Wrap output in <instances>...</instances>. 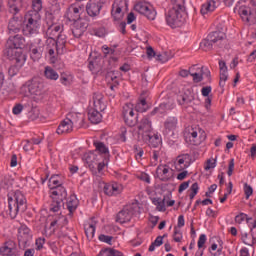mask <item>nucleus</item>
Segmentation results:
<instances>
[{
    "label": "nucleus",
    "mask_w": 256,
    "mask_h": 256,
    "mask_svg": "<svg viewBox=\"0 0 256 256\" xmlns=\"http://www.w3.org/2000/svg\"><path fill=\"white\" fill-rule=\"evenodd\" d=\"M111 15L114 21H121L124 17L123 9L121 8V4L114 3L112 5Z\"/></svg>",
    "instance_id": "cd10ccee"
},
{
    "label": "nucleus",
    "mask_w": 256,
    "mask_h": 256,
    "mask_svg": "<svg viewBox=\"0 0 256 256\" xmlns=\"http://www.w3.org/2000/svg\"><path fill=\"white\" fill-rule=\"evenodd\" d=\"M217 167V158L215 159H208L206 161V165L204 167L205 171H209L210 169H215Z\"/></svg>",
    "instance_id": "5fc2aeb1"
},
{
    "label": "nucleus",
    "mask_w": 256,
    "mask_h": 256,
    "mask_svg": "<svg viewBox=\"0 0 256 256\" xmlns=\"http://www.w3.org/2000/svg\"><path fill=\"white\" fill-rule=\"evenodd\" d=\"M106 251H108V256H124L123 252L113 248H106Z\"/></svg>",
    "instance_id": "e2e57ef3"
},
{
    "label": "nucleus",
    "mask_w": 256,
    "mask_h": 256,
    "mask_svg": "<svg viewBox=\"0 0 256 256\" xmlns=\"http://www.w3.org/2000/svg\"><path fill=\"white\" fill-rule=\"evenodd\" d=\"M23 31V18L21 16H13L7 26L8 35H18Z\"/></svg>",
    "instance_id": "9d476101"
},
{
    "label": "nucleus",
    "mask_w": 256,
    "mask_h": 256,
    "mask_svg": "<svg viewBox=\"0 0 256 256\" xmlns=\"http://www.w3.org/2000/svg\"><path fill=\"white\" fill-rule=\"evenodd\" d=\"M83 9H85V6H83V5L71 4L67 8L64 17L70 23H75L77 21H82L81 20V14L83 13Z\"/></svg>",
    "instance_id": "6e6552de"
},
{
    "label": "nucleus",
    "mask_w": 256,
    "mask_h": 256,
    "mask_svg": "<svg viewBox=\"0 0 256 256\" xmlns=\"http://www.w3.org/2000/svg\"><path fill=\"white\" fill-rule=\"evenodd\" d=\"M191 156L189 154H182L177 157V163H176V170L177 171H184V169H187L189 167V158Z\"/></svg>",
    "instance_id": "a878e982"
},
{
    "label": "nucleus",
    "mask_w": 256,
    "mask_h": 256,
    "mask_svg": "<svg viewBox=\"0 0 256 256\" xmlns=\"http://www.w3.org/2000/svg\"><path fill=\"white\" fill-rule=\"evenodd\" d=\"M178 103L179 105H189V103H191V99L187 94L180 95L178 97Z\"/></svg>",
    "instance_id": "4d7b16f0"
},
{
    "label": "nucleus",
    "mask_w": 256,
    "mask_h": 256,
    "mask_svg": "<svg viewBox=\"0 0 256 256\" xmlns=\"http://www.w3.org/2000/svg\"><path fill=\"white\" fill-rule=\"evenodd\" d=\"M212 44L219 43V41H223L225 39V33L222 31H214L208 34L206 37Z\"/></svg>",
    "instance_id": "7c9ffc66"
},
{
    "label": "nucleus",
    "mask_w": 256,
    "mask_h": 256,
    "mask_svg": "<svg viewBox=\"0 0 256 256\" xmlns=\"http://www.w3.org/2000/svg\"><path fill=\"white\" fill-rule=\"evenodd\" d=\"M205 243H207V235L201 234L198 239V249H203Z\"/></svg>",
    "instance_id": "680f3d73"
},
{
    "label": "nucleus",
    "mask_w": 256,
    "mask_h": 256,
    "mask_svg": "<svg viewBox=\"0 0 256 256\" xmlns=\"http://www.w3.org/2000/svg\"><path fill=\"white\" fill-rule=\"evenodd\" d=\"M134 153L136 156V159H141V157H143V148H138L137 145L134 146Z\"/></svg>",
    "instance_id": "774afa93"
},
{
    "label": "nucleus",
    "mask_w": 256,
    "mask_h": 256,
    "mask_svg": "<svg viewBox=\"0 0 256 256\" xmlns=\"http://www.w3.org/2000/svg\"><path fill=\"white\" fill-rule=\"evenodd\" d=\"M244 193H245L246 199H249V197H251L253 195V187H251V185L245 183L244 184Z\"/></svg>",
    "instance_id": "bf43d9fd"
},
{
    "label": "nucleus",
    "mask_w": 256,
    "mask_h": 256,
    "mask_svg": "<svg viewBox=\"0 0 256 256\" xmlns=\"http://www.w3.org/2000/svg\"><path fill=\"white\" fill-rule=\"evenodd\" d=\"M8 197V215L15 219L19 213L27 211V198L20 190L9 192Z\"/></svg>",
    "instance_id": "20e7f679"
},
{
    "label": "nucleus",
    "mask_w": 256,
    "mask_h": 256,
    "mask_svg": "<svg viewBox=\"0 0 256 256\" xmlns=\"http://www.w3.org/2000/svg\"><path fill=\"white\" fill-rule=\"evenodd\" d=\"M173 240L175 243H181L183 241V232L177 226L174 227Z\"/></svg>",
    "instance_id": "de8ad7c7"
},
{
    "label": "nucleus",
    "mask_w": 256,
    "mask_h": 256,
    "mask_svg": "<svg viewBox=\"0 0 256 256\" xmlns=\"http://www.w3.org/2000/svg\"><path fill=\"white\" fill-rule=\"evenodd\" d=\"M85 159L88 165H93V163H99V161L103 159V157H101V154H98L96 151H94L86 154Z\"/></svg>",
    "instance_id": "2f4dec72"
},
{
    "label": "nucleus",
    "mask_w": 256,
    "mask_h": 256,
    "mask_svg": "<svg viewBox=\"0 0 256 256\" xmlns=\"http://www.w3.org/2000/svg\"><path fill=\"white\" fill-rule=\"evenodd\" d=\"M87 27H89V24H87L85 20H78L74 22L72 26V35L76 37V39H79V37H82L83 33L87 31Z\"/></svg>",
    "instance_id": "2eb2a0df"
},
{
    "label": "nucleus",
    "mask_w": 256,
    "mask_h": 256,
    "mask_svg": "<svg viewBox=\"0 0 256 256\" xmlns=\"http://www.w3.org/2000/svg\"><path fill=\"white\" fill-rule=\"evenodd\" d=\"M179 120L175 116H169L164 121V133H171V131H175L177 129V124Z\"/></svg>",
    "instance_id": "b1692460"
},
{
    "label": "nucleus",
    "mask_w": 256,
    "mask_h": 256,
    "mask_svg": "<svg viewBox=\"0 0 256 256\" xmlns=\"http://www.w3.org/2000/svg\"><path fill=\"white\" fill-rule=\"evenodd\" d=\"M190 191L191 193L189 194V198L193 200L195 199V196L199 193V184L197 182L193 183L190 187Z\"/></svg>",
    "instance_id": "603ef678"
},
{
    "label": "nucleus",
    "mask_w": 256,
    "mask_h": 256,
    "mask_svg": "<svg viewBox=\"0 0 256 256\" xmlns=\"http://www.w3.org/2000/svg\"><path fill=\"white\" fill-rule=\"evenodd\" d=\"M99 241H102V243H107L108 245H111V241H113V236H107L105 234H101L98 237Z\"/></svg>",
    "instance_id": "052dcab7"
},
{
    "label": "nucleus",
    "mask_w": 256,
    "mask_h": 256,
    "mask_svg": "<svg viewBox=\"0 0 256 256\" xmlns=\"http://www.w3.org/2000/svg\"><path fill=\"white\" fill-rule=\"evenodd\" d=\"M104 110H97V108H91L88 111V119L93 125H97L98 123H101L103 119V115H101V112Z\"/></svg>",
    "instance_id": "4be33fe9"
},
{
    "label": "nucleus",
    "mask_w": 256,
    "mask_h": 256,
    "mask_svg": "<svg viewBox=\"0 0 256 256\" xmlns=\"http://www.w3.org/2000/svg\"><path fill=\"white\" fill-rule=\"evenodd\" d=\"M47 53L51 59L55 57V51H57V47L55 46V39L50 38L47 40Z\"/></svg>",
    "instance_id": "e433bc0d"
},
{
    "label": "nucleus",
    "mask_w": 256,
    "mask_h": 256,
    "mask_svg": "<svg viewBox=\"0 0 256 256\" xmlns=\"http://www.w3.org/2000/svg\"><path fill=\"white\" fill-rule=\"evenodd\" d=\"M105 169V162H98L97 163V171H94V175H101L103 173V170Z\"/></svg>",
    "instance_id": "0e129e2a"
},
{
    "label": "nucleus",
    "mask_w": 256,
    "mask_h": 256,
    "mask_svg": "<svg viewBox=\"0 0 256 256\" xmlns=\"http://www.w3.org/2000/svg\"><path fill=\"white\" fill-rule=\"evenodd\" d=\"M51 14L48 15V17H53V15H57L61 11V4L57 1H53V3L50 6Z\"/></svg>",
    "instance_id": "a18cd8bd"
},
{
    "label": "nucleus",
    "mask_w": 256,
    "mask_h": 256,
    "mask_svg": "<svg viewBox=\"0 0 256 256\" xmlns=\"http://www.w3.org/2000/svg\"><path fill=\"white\" fill-rule=\"evenodd\" d=\"M153 205L156 206L157 211L165 212L167 208L165 207V197L163 198H153L152 199Z\"/></svg>",
    "instance_id": "58836bf2"
},
{
    "label": "nucleus",
    "mask_w": 256,
    "mask_h": 256,
    "mask_svg": "<svg viewBox=\"0 0 256 256\" xmlns=\"http://www.w3.org/2000/svg\"><path fill=\"white\" fill-rule=\"evenodd\" d=\"M25 37L20 34L9 35L7 40L6 49L3 51L4 57H7L9 61H16L19 67L25 65L27 61V55L23 54V49H25Z\"/></svg>",
    "instance_id": "f257e3e1"
},
{
    "label": "nucleus",
    "mask_w": 256,
    "mask_h": 256,
    "mask_svg": "<svg viewBox=\"0 0 256 256\" xmlns=\"http://www.w3.org/2000/svg\"><path fill=\"white\" fill-rule=\"evenodd\" d=\"M173 175V169H171L169 165L160 164L156 168L155 177L160 181H163L164 183H167V181H171V179H173Z\"/></svg>",
    "instance_id": "9b49d317"
},
{
    "label": "nucleus",
    "mask_w": 256,
    "mask_h": 256,
    "mask_svg": "<svg viewBox=\"0 0 256 256\" xmlns=\"http://www.w3.org/2000/svg\"><path fill=\"white\" fill-rule=\"evenodd\" d=\"M93 103L94 108L98 111H105L107 109V105L103 102V94L100 92H96L93 94Z\"/></svg>",
    "instance_id": "393cba45"
},
{
    "label": "nucleus",
    "mask_w": 256,
    "mask_h": 256,
    "mask_svg": "<svg viewBox=\"0 0 256 256\" xmlns=\"http://www.w3.org/2000/svg\"><path fill=\"white\" fill-rule=\"evenodd\" d=\"M48 31H54V33H59V35H63V25L52 24L48 27Z\"/></svg>",
    "instance_id": "6e6d98bb"
},
{
    "label": "nucleus",
    "mask_w": 256,
    "mask_h": 256,
    "mask_svg": "<svg viewBox=\"0 0 256 256\" xmlns=\"http://www.w3.org/2000/svg\"><path fill=\"white\" fill-rule=\"evenodd\" d=\"M17 244L13 240L6 241L0 248L2 256H17Z\"/></svg>",
    "instance_id": "4468645a"
},
{
    "label": "nucleus",
    "mask_w": 256,
    "mask_h": 256,
    "mask_svg": "<svg viewBox=\"0 0 256 256\" xmlns=\"http://www.w3.org/2000/svg\"><path fill=\"white\" fill-rule=\"evenodd\" d=\"M60 83L65 87L71 85V76L66 73H62L60 75Z\"/></svg>",
    "instance_id": "3c124183"
},
{
    "label": "nucleus",
    "mask_w": 256,
    "mask_h": 256,
    "mask_svg": "<svg viewBox=\"0 0 256 256\" xmlns=\"http://www.w3.org/2000/svg\"><path fill=\"white\" fill-rule=\"evenodd\" d=\"M44 77L49 81H57V79H59V73L51 66H46L44 68Z\"/></svg>",
    "instance_id": "c756f323"
},
{
    "label": "nucleus",
    "mask_w": 256,
    "mask_h": 256,
    "mask_svg": "<svg viewBox=\"0 0 256 256\" xmlns=\"http://www.w3.org/2000/svg\"><path fill=\"white\" fill-rule=\"evenodd\" d=\"M66 120L69 121L72 127H75V125H80L81 121H83V118H81V114L69 113L66 116Z\"/></svg>",
    "instance_id": "72a5a7b5"
},
{
    "label": "nucleus",
    "mask_w": 256,
    "mask_h": 256,
    "mask_svg": "<svg viewBox=\"0 0 256 256\" xmlns=\"http://www.w3.org/2000/svg\"><path fill=\"white\" fill-rule=\"evenodd\" d=\"M124 123L128 127H135L137 123H139V113L136 112L133 116H128V118H124Z\"/></svg>",
    "instance_id": "ea45409f"
},
{
    "label": "nucleus",
    "mask_w": 256,
    "mask_h": 256,
    "mask_svg": "<svg viewBox=\"0 0 256 256\" xmlns=\"http://www.w3.org/2000/svg\"><path fill=\"white\" fill-rule=\"evenodd\" d=\"M145 105H147V100L145 98L140 99V102L136 105L137 113H145V111H147V108H141L145 107Z\"/></svg>",
    "instance_id": "864d4df0"
},
{
    "label": "nucleus",
    "mask_w": 256,
    "mask_h": 256,
    "mask_svg": "<svg viewBox=\"0 0 256 256\" xmlns=\"http://www.w3.org/2000/svg\"><path fill=\"white\" fill-rule=\"evenodd\" d=\"M8 11L13 15V17H20L19 11H21V9H19V6H17L15 0H11L8 2Z\"/></svg>",
    "instance_id": "79ce46f5"
},
{
    "label": "nucleus",
    "mask_w": 256,
    "mask_h": 256,
    "mask_svg": "<svg viewBox=\"0 0 256 256\" xmlns=\"http://www.w3.org/2000/svg\"><path fill=\"white\" fill-rule=\"evenodd\" d=\"M238 13L243 21L249 23L251 21H256V12L253 8L248 6H241Z\"/></svg>",
    "instance_id": "ddd939ff"
},
{
    "label": "nucleus",
    "mask_w": 256,
    "mask_h": 256,
    "mask_svg": "<svg viewBox=\"0 0 256 256\" xmlns=\"http://www.w3.org/2000/svg\"><path fill=\"white\" fill-rule=\"evenodd\" d=\"M18 67H22V66H19L16 62V65H12L9 67L8 69V75L10 77H15V75H17V73H19V68Z\"/></svg>",
    "instance_id": "13d9d810"
},
{
    "label": "nucleus",
    "mask_w": 256,
    "mask_h": 256,
    "mask_svg": "<svg viewBox=\"0 0 256 256\" xmlns=\"http://www.w3.org/2000/svg\"><path fill=\"white\" fill-rule=\"evenodd\" d=\"M133 115H137V113H135V110H133V106H131L130 104H125L122 108L123 119L132 117Z\"/></svg>",
    "instance_id": "4c0bfd02"
},
{
    "label": "nucleus",
    "mask_w": 256,
    "mask_h": 256,
    "mask_svg": "<svg viewBox=\"0 0 256 256\" xmlns=\"http://www.w3.org/2000/svg\"><path fill=\"white\" fill-rule=\"evenodd\" d=\"M200 47L203 51H211V49H213V42L208 40V38L203 39L200 43Z\"/></svg>",
    "instance_id": "09e8293b"
},
{
    "label": "nucleus",
    "mask_w": 256,
    "mask_h": 256,
    "mask_svg": "<svg viewBox=\"0 0 256 256\" xmlns=\"http://www.w3.org/2000/svg\"><path fill=\"white\" fill-rule=\"evenodd\" d=\"M161 245H163V237L158 236L149 246L148 251L150 253H153V251H155L156 247H161Z\"/></svg>",
    "instance_id": "49530a36"
},
{
    "label": "nucleus",
    "mask_w": 256,
    "mask_h": 256,
    "mask_svg": "<svg viewBox=\"0 0 256 256\" xmlns=\"http://www.w3.org/2000/svg\"><path fill=\"white\" fill-rule=\"evenodd\" d=\"M94 146L96 147V152L98 155H101V157H107L109 155V148L105 146V143L103 142H94Z\"/></svg>",
    "instance_id": "473e14b6"
},
{
    "label": "nucleus",
    "mask_w": 256,
    "mask_h": 256,
    "mask_svg": "<svg viewBox=\"0 0 256 256\" xmlns=\"http://www.w3.org/2000/svg\"><path fill=\"white\" fill-rule=\"evenodd\" d=\"M35 244L36 250L41 251V249H43V245H45V238H37Z\"/></svg>",
    "instance_id": "69168bd1"
},
{
    "label": "nucleus",
    "mask_w": 256,
    "mask_h": 256,
    "mask_svg": "<svg viewBox=\"0 0 256 256\" xmlns=\"http://www.w3.org/2000/svg\"><path fill=\"white\" fill-rule=\"evenodd\" d=\"M134 10L140 15H144L149 21H155L157 10L147 2H138L134 6Z\"/></svg>",
    "instance_id": "423d86ee"
},
{
    "label": "nucleus",
    "mask_w": 256,
    "mask_h": 256,
    "mask_svg": "<svg viewBox=\"0 0 256 256\" xmlns=\"http://www.w3.org/2000/svg\"><path fill=\"white\" fill-rule=\"evenodd\" d=\"M50 197H52L50 211L57 213L65 205L63 202L67 199V189L63 186L53 188Z\"/></svg>",
    "instance_id": "39448f33"
},
{
    "label": "nucleus",
    "mask_w": 256,
    "mask_h": 256,
    "mask_svg": "<svg viewBox=\"0 0 256 256\" xmlns=\"http://www.w3.org/2000/svg\"><path fill=\"white\" fill-rule=\"evenodd\" d=\"M43 9V1L32 0V10L25 15L26 27L23 29L24 35H36L41 27V14Z\"/></svg>",
    "instance_id": "7ed1b4c3"
},
{
    "label": "nucleus",
    "mask_w": 256,
    "mask_h": 256,
    "mask_svg": "<svg viewBox=\"0 0 256 256\" xmlns=\"http://www.w3.org/2000/svg\"><path fill=\"white\" fill-rule=\"evenodd\" d=\"M102 7L103 6L101 3H99V1L90 0L86 5V12L89 17H97V15L101 13Z\"/></svg>",
    "instance_id": "a211bd4d"
},
{
    "label": "nucleus",
    "mask_w": 256,
    "mask_h": 256,
    "mask_svg": "<svg viewBox=\"0 0 256 256\" xmlns=\"http://www.w3.org/2000/svg\"><path fill=\"white\" fill-rule=\"evenodd\" d=\"M66 207L69 211L68 216L73 217L74 211H77V207H79V199L75 194L70 195L68 201L66 202Z\"/></svg>",
    "instance_id": "5701e85b"
},
{
    "label": "nucleus",
    "mask_w": 256,
    "mask_h": 256,
    "mask_svg": "<svg viewBox=\"0 0 256 256\" xmlns=\"http://www.w3.org/2000/svg\"><path fill=\"white\" fill-rule=\"evenodd\" d=\"M95 229V223H88L84 225V231L88 241H92L93 237H95Z\"/></svg>",
    "instance_id": "f704fd0d"
},
{
    "label": "nucleus",
    "mask_w": 256,
    "mask_h": 256,
    "mask_svg": "<svg viewBox=\"0 0 256 256\" xmlns=\"http://www.w3.org/2000/svg\"><path fill=\"white\" fill-rule=\"evenodd\" d=\"M133 206H128L126 208H123L120 212H118L116 216V222L117 223H129L134 215Z\"/></svg>",
    "instance_id": "f8f14e48"
},
{
    "label": "nucleus",
    "mask_w": 256,
    "mask_h": 256,
    "mask_svg": "<svg viewBox=\"0 0 256 256\" xmlns=\"http://www.w3.org/2000/svg\"><path fill=\"white\" fill-rule=\"evenodd\" d=\"M148 143L150 147L157 148L159 147V143H161V138H159V134H148Z\"/></svg>",
    "instance_id": "a19ab883"
},
{
    "label": "nucleus",
    "mask_w": 256,
    "mask_h": 256,
    "mask_svg": "<svg viewBox=\"0 0 256 256\" xmlns=\"http://www.w3.org/2000/svg\"><path fill=\"white\" fill-rule=\"evenodd\" d=\"M120 76H121V72H119L117 70H112V71L107 72L106 79L115 83L116 81H119Z\"/></svg>",
    "instance_id": "c03bdc74"
},
{
    "label": "nucleus",
    "mask_w": 256,
    "mask_h": 256,
    "mask_svg": "<svg viewBox=\"0 0 256 256\" xmlns=\"http://www.w3.org/2000/svg\"><path fill=\"white\" fill-rule=\"evenodd\" d=\"M61 186H63V183L61 182V177L59 175H52L49 179L50 190H53L56 187H61Z\"/></svg>",
    "instance_id": "c9c22d12"
},
{
    "label": "nucleus",
    "mask_w": 256,
    "mask_h": 256,
    "mask_svg": "<svg viewBox=\"0 0 256 256\" xmlns=\"http://www.w3.org/2000/svg\"><path fill=\"white\" fill-rule=\"evenodd\" d=\"M71 131H73V126L69 121H67V118H65L59 124L56 133L58 135H67V133H71Z\"/></svg>",
    "instance_id": "bb28decb"
},
{
    "label": "nucleus",
    "mask_w": 256,
    "mask_h": 256,
    "mask_svg": "<svg viewBox=\"0 0 256 256\" xmlns=\"http://www.w3.org/2000/svg\"><path fill=\"white\" fill-rule=\"evenodd\" d=\"M253 218H248L247 214L241 212L240 214L235 216V223H238V225H241L243 221L246 220V223H249Z\"/></svg>",
    "instance_id": "8fccbe9b"
},
{
    "label": "nucleus",
    "mask_w": 256,
    "mask_h": 256,
    "mask_svg": "<svg viewBox=\"0 0 256 256\" xmlns=\"http://www.w3.org/2000/svg\"><path fill=\"white\" fill-rule=\"evenodd\" d=\"M123 191V186L117 182H112L104 184V193L108 197H113V195H119Z\"/></svg>",
    "instance_id": "dca6fc26"
},
{
    "label": "nucleus",
    "mask_w": 256,
    "mask_h": 256,
    "mask_svg": "<svg viewBox=\"0 0 256 256\" xmlns=\"http://www.w3.org/2000/svg\"><path fill=\"white\" fill-rule=\"evenodd\" d=\"M138 131H142V133H151V131H153V122H151V118H149V115L143 117L140 120V123L138 125Z\"/></svg>",
    "instance_id": "aec40b11"
},
{
    "label": "nucleus",
    "mask_w": 256,
    "mask_h": 256,
    "mask_svg": "<svg viewBox=\"0 0 256 256\" xmlns=\"http://www.w3.org/2000/svg\"><path fill=\"white\" fill-rule=\"evenodd\" d=\"M56 53L58 55H63L67 49L65 46L67 45V36L65 34H59L57 40H55Z\"/></svg>",
    "instance_id": "412c9836"
},
{
    "label": "nucleus",
    "mask_w": 256,
    "mask_h": 256,
    "mask_svg": "<svg viewBox=\"0 0 256 256\" xmlns=\"http://www.w3.org/2000/svg\"><path fill=\"white\" fill-rule=\"evenodd\" d=\"M171 8L165 13L167 25L172 29L183 27L187 19L185 0H170Z\"/></svg>",
    "instance_id": "f03ea898"
},
{
    "label": "nucleus",
    "mask_w": 256,
    "mask_h": 256,
    "mask_svg": "<svg viewBox=\"0 0 256 256\" xmlns=\"http://www.w3.org/2000/svg\"><path fill=\"white\" fill-rule=\"evenodd\" d=\"M11 187H13V182L11 181V179H9V177H4L1 179L0 181V191H7L9 189H11Z\"/></svg>",
    "instance_id": "37998d69"
},
{
    "label": "nucleus",
    "mask_w": 256,
    "mask_h": 256,
    "mask_svg": "<svg viewBox=\"0 0 256 256\" xmlns=\"http://www.w3.org/2000/svg\"><path fill=\"white\" fill-rule=\"evenodd\" d=\"M43 89V82L39 80H32L31 83L28 85V91L30 95H36L40 97V95H43Z\"/></svg>",
    "instance_id": "6ab92c4d"
},
{
    "label": "nucleus",
    "mask_w": 256,
    "mask_h": 256,
    "mask_svg": "<svg viewBox=\"0 0 256 256\" xmlns=\"http://www.w3.org/2000/svg\"><path fill=\"white\" fill-rule=\"evenodd\" d=\"M228 76H227V72H220V82L219 85L220 87H225V81H227Z\"/></svg>",
    "instance_id": "338daca9"
},
{
    "label": "nucleus",
    "mask_w": 256,
    "mask_h": 256,
    "mask_svg": "<svg viewBox=\"0 0 256 256\" xmlns=\"http://www.w3.org/2000/svg\"><path fill=\"white\" fill-rule=\"evenodd\" d=\"M217 9L216 2L214 0H208L202 4L200 13L201 15H207V13H213Z\"/></svg>",
    "instance_id": "c85d7f7f"
},
{
    "label": "nucleus",
    "mask_w": 256,
    "mask_h": 256,
    "mask_svg": "<svg viewBox=\"0 0 256 256\" xmlns=\"http://www.w3.org/2000/svg\"><path fill=\"white\" fill-rule=\"evenodd\" d=\"M199 133H201V130L197 127L188 128V130L185 132V141L186 143H189V145H201L202 141H205V134L199 138Z\"/></svg>",
    "instance_id": "1a4fd4ad"
},
{
    "label": "nucleus",
    "mask_w": 256,
    "mask_h": 256,
    "mask_svg": "<svg viewBox=\"0 0 256 256\" xmlns=\"http://www.w3.org/2000/svg\"><path fill=\"white\" fill-rule=\"evenodd\" d=\"M44 46L41 44H31L29 46L30 58L32 61H39L43 57Z\"/></svg>",
    "instance_id": "f3484780"
},
{
    "label": "nucleus",
    "mask_w": 256,
    "mask_h": 256,
    "mask_svg": "<svg viewBox=\"0 0 256 256\" xmlns=\"http://www.w3.org/2000/svg\"><path fill=\"white\" fill-rule=\"evenodd\" d=\"M33 236L31 235V230L26 225H22L18 229V247L25 251L29 247Z\"/></svg>",
    "instance_id": "0eeeda50"
}]
</instances>
